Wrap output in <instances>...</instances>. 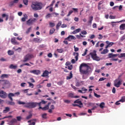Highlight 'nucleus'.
I'll return each instance as SVG.
<instances>
[{
	"instance_id": "obj_51",
	"label": "nucleus",
	"mask_w": 125,
	"mask_h": 125,
	"mask_svg": "<svg viewBox=\"0 0 125 125\" xmlns=\"http://www.w3.org/2000/svg\"><path fill=\"white\" fill-rule=\"evenodd\" d=\"M68 70H72L73 69V65H70L68 66Z\"/></svg>"
},
{
	"instance_id": "obj_31",
	"label": "nucleus",
	"mask_w": 125,
	"mask_h": 125,
	"mask_svg": "<svg viewBox=\"0 0 125 125\" xmlns=\"http://www.w3.org/2000/svg\"><path fill=\"white\" fill-rule=\"evenodd\" d=\"M123 57H125V53H121L118 55V58H123Z\"/></svg>"
},
{
	"instance_id": "obj_58",
	"label": "nucleus",
	"mask_w": 125,
	"mask_h": 125,
	"mask_svg": "<svg viewBox=\"0 0 125 125\" xmlns=\"http://www.w3.org/2000/svg\"><path fill=\"white\" fill-rule=\"evenodd\" d=\"M74 51H79V48L78 47H76V46H74Z\"/></svg>"
},
{
	"instance_id": "obj_64",
	"label": "nucleus",
	"mask_w": 125,
	"mask_h": 125,
	"mask_svg": "<svg viewBox=\"0 0 125 125\" xmlns=\"http://www.w3.org/2000/svg\"><path fill=\"white\" fill-rule=\"evenodd\" d=\"M81 85V83L77 82L76 83V86H80Z\"/></svg>"
},
{
	"instance_id": "obj_3",
	"label": "nucleus",
	"mask_w": 125,
	"mask_h": 125,
	"mask_svg": "<svg viewBox=\"0 0 125 125\" xmlns=\"http://www.w3.org/2000/svg\"><path fill=\"white\" fill-rule=\"evenodd\" d=\"M42 103L41 102L40 103H35V102H31V103H27L25 104V108H28L29 109H33V108H36L37 105L39 106H41Z\"/></svg>"
},
{
	"instance_id": "obj_61",
	"label": "nucleus",
	"mask_w": 125,
	"mask_h": 125,
	"mask_svg": "<svg viewBox=\"0 0 125 125\" xmlns=\"http://www.w3.org/2000/svg\"><path fill=\"white\" fill-rule=\"evenodd\" d=\"M93 20V17L90 16L89 17V21H92Z\"/></svg>"
},
{
	"instance_id": "obj_4",
	"label": "nucleus",
	"mask_w": 125,
	"mask_h": 125,
	"mask_svg": "<svg viewBox=\"0 0 125 125\" xmlns=\"http://www.w3.org/2000/svg\"><path fill=\"white\" fill-rule=\"evenodd\" d=\"M0 84H1L2 86H5V88H9L11 84L8 80H0Z\"/></svg>"
},
{
	"instance_id": "obj_5",
	"label": "nucleus",
	"mask_w": 125,
	"mask_h": 125,
	"mask_svg": "<svg viewBox=\"0 0 125 125\" xmlns=\"http://www.w3.org/2000/svg\"><path fill=\"white\" fill-rule=\"evenodd\" d=\"M96 52V50H94L92 52L89 53V55H91L93 60H95V61H100V57L97 56Z\"/></svg>"
},
{
	"instance_id": "obj_47",
	"label": "nucleus",
	"mask_w": 125,
	"mask_h": 125,
	"mask_svg": "<svg viewBox=\"0 0 125 125\" xmlns=\"http://www.w3.org/2000/svg\"><path fill=\"white\" fill-rule=\"evenodd\" d=\"M46 116H47V114L44 113L42 115V118L43 119H46Z\"/></svg>"
},
{
	"instance_id": "obj_1",
	"label": "nucleus",
	"mask_w": 125,
	"mask_h": 125,
	"mask_svg": "<svg viewBox=\"0 0 125 125\" xmlns=\"http://www.w3.org/2000/svg\"><path fill=\"white\" fill-rule=\"evenodd\" d=\"M90 69V66L87 65L86 63H82L79 67V71L81 75H83L82 76V79L83 80H85L87 79V77H85L84 75H88L89 73V70Z\"/></svg>"
},
{
	"instance_id": "obj_38",
	"label": "nucleus",
	"mask_w": 125,
	"mask_h": 125,
	"mask_svg": "<svg viewBox=\"0 0 125 125\" xmlns=\"http://www.w3.org/2000/svg\"><path fill=\"white\" fill-rule=\"evenodd\" d=\"M63 83H64V81H61L57 83V84H58V85H60V86L62 85V84H63Z\"/></svg>"
},
{
	"instance_id": "obj_20",
	"label": "nucleus",
	"mask_w": 125,
	"mask_h": 125,
	"mask_svg": "<svg viewBox=\"0 0 125 125\" xmlns=\"http://www.w3.org/2000/svg\"><path fill=\"white\" fill-rule=\"evenodd\" d=\"M10 111V108L8 107H6L5 108V109L3 111V113L4 114L7 113L8 112H9Z\"/></svg>"
},
{
	"instance_id": "obj_9",
	"label": "nucleus",
	"mask_w": 125,
	"mask_h": 125,
	"mask_svg": "<svg viewBox=\"0 0 125 125\" xmlns=\"http://www.w3.org/2000/svg\"><path fill=\"white\" fill-rule=\"evenodd\" d=\"M30 73H31V74H34V75H36L38 76L41 74V71L40 70L34 69L33 70H30Z\"/></svg>"
},
{
	"instance_id": "obj_49",
	"label": "nucleus",
	"mask_w": 125,
	"mask_h": 125,
	"mask_svg": "<svg viewBox=\"0 0 125 125\" xmlns=\"http://www.w3.org/2000/svg\"><path fill=\"white\" fill-rule=\"evenodd\" d=\"M55 0H53L52 1L51 4L50 5V7H52V6H53V5L54 4V3H55Z\"/></svg>"
},
{
	"instance_id": "obj_16",
	"label": "nucleus",
	"mask_w": 125,
	"mask_h": 125,
	"mask_svg": "<svg viewBox=\"0 0 125 125\" xmlns=\"http://www.w3.org/2000/svg\"><path fill=\"white\" fill-rule=\"evenodd\" d=\"M11 42L13 44H19V43L17 42L16 39H15L14 38L11 39Z\"/></svg>"
},
{
	"instance_id": "obj_33",
	"label": "nucleus",
	"mask_w": 125,
	"mask_h": 125,
	"mask_svg": "<svg viewBox=\"0 0 125 125\" xmlns=\"http://www.w3.org/2000/svg\"><path fill=\"white\" fill-rule=\"evenodd\" d=\"M8 55H13V54H14V52H13V51L9 50L8 51Z\"/></svg>"
},
{
	"instance_id": "obj_55",
	"label": "nucleus",
	"mask_w": 125,
	"mask_h": 125,
	"mask_svg": "<svg viewBox=\"0 0 125 125\" xmlns=\"http://www.w3.org/2000/svg\"><path fill=\"white\" fill-rule=\"evenodd\" d=\"M12 118V116L9 115V116H5V117H4V118H2L1 119H2V120H3V119H7V118Z\"/></svg>"
},
{
	"instance_id": "obj_2",
	"label": "nucleus",
	"mask_w": 125,
	"mask_h": 125,
	"mask_svg": "<svg viewBox=\"0 0 125 125\" xmlns=\"http://www.w3.org/2000/svg\"><path fill=\"white\" fill-rule=\"evenodd\" d=\"M42 5L43 4L41 2H33L31 5V7L33 10L37 11L38 10H41L42 9Z\"/></svg>"
},
{
	"instance_id": "obj_56",
	"label": "nucleus",
	"mask_w": 125,
	"mask_h": 125,
	"mask_svg": "<svg viewBox=\"0 0 125 125\" xmlns=\"http://www.w3.org/2000/svg\"><path fill=\"white\" fill-rule=\"evenodd\" d=\"M87 52V49L85 50V52L83 54H82V56H85L86 55V53Z\"/></svg>"
},
{
	"instance_id": "obj_26",
	"label": "nucleus",
	"mask_w": 125,
	"mask_h": 125,
	"mask_svg": "<svg viewBox=\"0 0 125 125\" xmlns=\"http://www.w3.org/2000/svg\"><path fill=\"white\" fill-rule=\"evenodd\" d=\"M2 18H4V17H6V19H5L6 21H7V20H8V15H6L5 14H3L2 15Z\"/></svg>"
},
{
	"instance_id": "obj_29",
	"label": "nucleus",
	"mask_w": 125,
	"mask_h": 125,
	"mask_svg": "<svg viewBox=\"0 0 125 125\" xmlns=\"http://www.w3.org/2000/svg\"><path fill=\"white\" fill-rule=\"evenodd\" d=\"M10 69H17V65H14L13 64H11L9 66Z\"/></svg>"
},
{
	"instance_id": "obj_30",
	"label": "nucleus",
	"mask_w": 125,
	"mask_h": 125,
	"mask_svg": "<svg viewBox=\"0 0 125 125\" xmlns=\"http://www.w3.org/2000/svg\"><path fill=\"white\" fill-rule=\"evenodd\" d=\"M120 102L123 103V102H125V96H123L121 97V99L119 100Z\"/></svg>"
},
{
	"instance_id": "obj_23",
	"label": "nucleus",
	"mask_w": 125,
	"mask_h": 125,
	"mask_svg": "<svg viewBox=\"0 0 125 125\" xmlns=\"http://www.w3.org/2000/svg\"><path fill=\"white\" fill-rule=\"evenodd\" d=\"M105 42H106V44L108 45V46H109V47H111V46H112L114 44V43H115L113 42H109V41H106Z\"/></svg>"
},
{
	"instance_id": "obj_59",
	"label": "nucleus",
	"mask_w": 125,
	"mask_h": 125,
	"mask_svg": "<svg viewBox=\"0 0 125 125\" xmlns=\"http://www.w3.org/2000/svg\"><path fill=\"white\" fill-rule=\"evenodd\" d=\"M30 81H31V83H35L36 81H35V79L33 78H30Z\"/></svg>"
},
{
	"instance_id": "obj_12",
	"label": "nucleus",
	"mask_w": 125,
	"mask_h": 125,
	"mask_svg": "<svg viewBox=\"0 0 125 125\" xmlns=\"http://www.w3.org/2000/svg\"><path fill=\"white\" fill-rule=\"evenodd\" d=\"M49 74V72L47 70H45L43 74L41 75V77L43 78H45V77H48V75Z\"/></svg>"
},
{
	"instance_id": "obj_13",
	"label": "nucleus",
	"mask_w": 125,
	"mask_h": 125,
	"mask_svg": "<svg viewBox=\"0 0 125 125\" xmlns=\"http://www.w3.org/2000/svg\"><path fill=\"white\" fill-rule=\"evenodd\" d=\"M15 96V94H13V93H10L8 94V99L11 100V101H13V99L12 97Z\"/></svg>"
},
{
	"instance_id": "obj_39",
	"label": "nucleus",
	"mask_w": 125,
	"mask_h": 125,
	"mask_svg": "<svg viewBox=\"0 0 125 125\" xmlns=\"http://www.w3.org/2000/svg\"><path fill=\"white\" fill-rule=\"evenodd\" d=\"M57 51L58 52H59V53H63V51H64V50L62 48V49H57Z\"/></svg>"
},
{
	"instance_id": "obj_7",
	"label": "nucleus",
	"mask_w": 125,
	"mask_h": 125,
	"mask_svg": "<svg viewBox=\"0 0 125 125\" xmlns=\"http://www.w3.org/2000/svg\"><path fill=\"white\" fill-rule=\"evenodd\" d=\"M0 97L3 99L6 98L7 97V93L3 90L0 91Z\"/></svg>"
},
{
	"instance_id": "obj_60",
	"label": "nucleus",
	"mask_w": 125,
	"mask_h": 125,
	"mask_svg": "<svg viewBox=\"0 0 125 125\" xmlns=\"http://www.w3.org/2000/svg\"><path fill=\"white\" fill-rule=\"evenodd\" d=\"M104 80H106V78H101L99 80V82H102V81H104Z\"/></svg>"
},
{
	"instance_id": "obj_25",
	"label": "nucleus",
	"mask_w": 125,
	"mask_h": 125,
	"mask_svg": "<svg viewBox=\"0 0 125 125\" xmlns=\"http://www.w3.org/2000/svg\"><path fill=\"white\" fill-rule=\"evenodd\" d=\"M14 123H17V120L16 119H13L9 123L11 125H13Z\"/></svg>"
},
{
	"instance_id": "obj_18",
	"label": "nucleus",
	"mask_w": 125,
	"mask_h": 125,
	"mask_svg": "<svg viewBox=\"0 0 125 125\" xmlns=\"http://www.w3.org/2000/svg\"><path fill=\"white\" fill-rule=\"evenodd\" d=\"M73 55L74 56H75V58L76 59V61H78V60H79V53L74 52Z\"/></svg>"
},
{
	"instance_id": "obj_28",
	"label": "nucleus",
	"mask_w": 125,
	"mask_h": 125,
	"mask_svg": "<svg viewBox=\"0 0 125 125\" xmlns=\"http://www.w3.org/2000/svg\"><path fill=\"white\" fill-rule=\"evenodd\" d=\"M18 104H19V105H24V107H25V106L26 104H27V103L19 101L18 102Z\"/></svg>"
},
{
	"instance_id": "obj_27",
	"label": "nucleus",
	"mask_w": 125,
	"mask_h": 125,
	"mask_svg": "<svg viewBox=\"0 0 125 125\" xmlns=\"http://www.w3.org/2000/svg\"><path fill=\"white\" fill-rule=\"evenodd\" d=\"M120 28L121 30H125V23L122 24L120 26Z\"/></svg>"
},
{
	"instance_id": "obj_22",
	"label": "nucleus",
	"mask_w": 125,
	"mask_h": 125,
	"mask_svg": "<svg viewBox=\"0 0 125 125\" xmlns=\"http://www.w3.org/2000/svg\"><path fill=\"white\" fill-rule=\"evenodd\" d=\"M72 78H73V73H72V71H71L69 76L66 77V80H71Z\"/></svg>"
},
{
	"instance_id": "obj_53",
	"label": "nucleus",
	"mask_w": 125,
	"mask_h": 125,
	"mask_svg": "<svg viewBox=\"0 0 125 125\" xmlns=\"http://www.w3.org/2000/svg\"><path fill=\"white\" fill-rule=\"evenodd\" d=\"M31 29H32V27H29V28H28L27 30L26 31V33L29 34V33L31 32Z\"/></svg>"
},
{
	"instance_id": "obj_17",
	"label": "nucleus",
	"mask_w": 125,
	"mask_h": 125,
	"mask_svg": "<svg viewBox=\"0 0 125 125\" xmlns=\"http://www.w3.org/2000/svg\"><path fill=\"white\" fill-rule=\"evenodd\" d=\"M9 77V75L8 74H2L0 77V78L2 80H3V79H7Z\"/></svg>"
},
{
	"instance_id": "obj_32",
	"label": "nucleus",
	"mask_w": 125,
	"mask_h": 125,
	"mask_svg": "<svg viewBox=\"0 0 125 125\" xmlns=\"http://www.w3.org/2000/svg\"><path fill=\"white\" fill-rule=\"evenodd\" d=\"M54 32H55V29L54 28L51 29L50 30L49 35H52V34H53Z\"/></svg>"
},
{
	"instance_id": "obj_15",
	"label": "nucleus",
	"mask_w": 125,
	"mask_h": 125,
	"mask_svg": "<svg viewBox=\"0 0 125 125\" xmlns=\"http://www.w3.org/2000/svg\"><path fill=\"white\" fill-rule=\"evenodd\" d=\"M119 54H114L113 53H109L108 55V58H114L116 57V56H118Z\"/></svg>"
},
{
	"instance_id": "obj_57",
	"label": "nucleus",
	"mask_w": 125,
	"mask_h": 125,
	"mask_svg": "<svg viewBox=\"0 0 125 125\" xmlns=\"http://www.w3.org/2000/svg\"><path fill=\"white\" fill-rule=\"evenodd\" d=\"M124 40H125V34L121 38V42H123Z\"/></svg>"
},
{
	"instance_id": "obj_19",
	"label": "nucleus",
	"mask_w": 125,
	"mask_h": 125,
	"mask_svg": "<svg viewBox=\"0 0 125 125\" xmlns=\"http://www.w3.org/2000/svg\"><path fill=\"white\" fill-rule=\"evenodd\" d=\"M81 28L77 29L75 30L74 31H73V32H72V34L75 35L76 34H77V33H80V32H81Z\"/></svg>"
},
{
	"instance_id": "obj_48",
	"label": "nucleus",
	"mask_w": 125,
	"mask_h": 125,
	"mask_svg": "<svg viewBox=\"0 0 125 125\" xmlns=\"http://www.w3.org/2000/svg\"><path fill=\"white\" fill-rule=\"evenodd\" d=\"M73 12H74V11H73V10H70V11L69 12V13H68V14H67V17H69V16H70V15H71L72 14V13H73Z\"/></svg>"
},
{
	"instance_id": "obj_62",
	"label": "nucleus",
	"mask_w": 125,
	"mask_h": 125,
	"mask_svg": "<svg viewBox=\"0 0 125 125\" xmlns=\"http://www.w3.org/2000/svg\"><path fill=\"white\" fill-rule=\"evenodd\" d=\"M48 57H49V58H51V57H52V54L51 53H49L48 55H47Z\"/></svg>"
},
{
	"instance_id": "obj_10",
	"label": "nucleus",
	"mask_w": 125,
	"mask_h": 125,
	"mask_svg": "<svg viewBox=\"0 0 125 125\" xmlns=\"http://www.w3.org/2000/svg\"><path fill=\"white\" fill-rule=\"evenodd\" d=\"M32 58V56L31 55L27 54L24 57V60H23V62H27V61H29Z\"/></svg>"
},
{
	"instance_id": "obj_43",
	"label": "nucleus",
	"mask_w": 125,
	"mask_h": 125,
	"mask_svg": "<svg viewBox=\"0 0 125 125\" xmlns=\"http://www.w3.org/2000/svg\"><path fill=\"white\" fill-rule=\"evenodd\" d=\"M94 96L96 97L97 98H100L101 97V96L100 95L97 94L96 93L94 92Z\"/></svg>"
},
{
	"instance_id": "obj_34",
	"label": "nucleus",
	"mask_w": 125,
	"mask_h": 125,
	"mask_svg": "<svg viewBox=\"0 0 125 125\" xmlns=\"http://www.w3.org/2000/svg\"><path fill=\"white\" fill-rule=\"evenodd\" d=\"M40 39L38 38H35L33 39V42H40Z\"/></svg>"
},
{
	"instance_id": "obj_21",
	"label": "nucleus",
	"mask_w": 125,
	"mask_h": 125,
	"mask_svg": "<svg viewBox=\"0 0 125 125\" xmlns=\"http://www.w3.org/2000/svg\"><path fill=\"white\" fill-rule=\"evenodd\" d=\"M12 101H8L7 102L8 105H10L11 106H14L15 105V103Z\"/></svg>"
},
{
	"instance_id": "obj_8",
	"label": "nucleus",
	"mask_w": 125,
	"mask_h": 125,
	"mask_svg": "<svg viewBox=\"0 0 125 125\" xmlns=\"http://www.w3.org/2000/svg\"><path fill=\"white\" fill-rule=\"evenodd\" d=\"M121 84H122V81H119L118 82V79H116L114 81V86H116V87H120L121 86Z\"/></svg>"
},
{
	"instance_id": "obj_46",
	"label": "nucleus",
	"mask_w": 125,
	"mask_h": 125,
	"mask_svg": "<svg viewBox=\"0 0 125 125\" xmlns=\"http://www.w3.org/2000/svg\"><path fill=\"white\" fill-rule=\"evenodd\" d=\"M14 3H15V2H14V1H12L11 2H10L9 6L11 7V6H13Z\"/></svg>"
},
{
	"instance_id": "obj_44",
	"label": "nucleus",
	"mask_w": 125,
	"mask_h": 125,
	"mask_svg": "<svg viewBox=\"0 0 125 125\" xmlns=\"http://www.w3.org/2000/svg\"><path fill=\"white\" fill-rule=\"evenodd\" d=\"M29 84V87H31V88H34V84L31 83L30 82H28Z\"/></svg>"
},
{
	"instance_id": "obj_45",
	"label": "nucleus",
	"mask_w": 125,
	"mask_h": 125,
	"mask_svg": "<svg viewBox=\"0 0 125 125\" xmlns=\"http://www.w3.org/2000/svg\"><path fill=\"white\" fill-rule=\"evenodd\" d=\"M49 26L51 27V28H52V27H54V26H55V23L53 22H50Z\"/></svg>"
},
{
	"instance_id": "obj_36",
	"label": "nucleus",
	"mask_w": 125,
	"mask_h": 125,
	"mask_svg": "<svg viewBox=\"0 0 125 125\" xmlns=\"http://www.w3.org/2000/svg\"><path fill=\"white\" fill-rule=\"evenodd\" d=\"M104 106H105V103L104 102H102L100 104V108H104Z\"/></svg>"
},
{
	"instance_id": "obj_37",
	"label": "nucleus",
	"mask_w": 125,
	"mask_h": 125,
	"mask_svg": "<svg viewBox=\"0 0 125 125\" xmlns=\"http://www.w3.org/2000/svg\"><path fill=\"white\" fill-rule=\"evenodd\" d=\"M24 16H26V17L22 18L21 19L22 22H25V21H26V19H27V17H28V16H27V14L24 15Z\"/></svg>"
},
{
	"instance_id": "obj_41",
	"label": "nucleus",
	"mask_w": 125,
	"mask_h": 125,
	"mask_svg": "<svg viewBox=\"0 0 125 125\" xmlns=\"http://www.w3.org/2000/svg\"><path fill=\"white\" fill-rule=\"evenodd\" d=\"M61 24H62L61 21H59L56 25V29H59V27H60V26H61Z\"/></svg>"
},
{
	"instance_id": "obj_52",
	"label": "nucleus",
	"mask_w": 125,
	"mask_h": 125,
	"mask_svg": "<svg viewBox=\"0 0 125 125\" xmlns=\"http://www.w3.org/2000/svg\"><path fill=\"white\" fill-rule=\"evenodd\" d=\"M32 114H29L28 116L26 117V119L29 120L31 119V118H32Z\"/></svg>"
},
{
	"instance_id": "obj_63",
	"label": "nucleus",
	"mask_w": 125,
	"mask_h": 125,
	"mask_svg": "<svg viewBox=\"0 0 125 125\" xmlns=\"http://www.w3.org/2000/svg\"><path fill=\"white\" fill-rule=\"evenodd\" d=\"M81 34L82 35H86V34H87V32H86V31H83L81 32Z\"/></svg>"
},
{
	"instance_id": "obj_6",
	"label": "nucleus",
	"mask_w": 125,
	"mask_h": 125,
	"mask_svg": "<svg viewBox=\"0 0 125 125\" xmlns=\"http://www.w3.org/2000/svg\"><path fill=\"white\" fill-rule=\"evenodd\" d=\"M74 104H72L73 107H79V108H83V104L80 101V99H77L74 102Z\"/></svg>"
},
{
	"instance_id": "obj_14",
	"label": "nucleus",
	"mask_w": 125,
	"mask_h": 125,
	"mask_svg": "<svg viewBox=\"0 0 125 125\" xmlns=\"http://www.w3.org/2000/svg\"><path fill=\"white\" fill-rule=\"evenodd\" d=\"M35 21L36 19H34L33 20L29 19L26 21V24H27V25H31V24H33V23Z\"/></svg>"
},
{
	"instance_id": "obj_11",
	"label": "nucleus",
	"mask_w": 125,
	"mask_h": 125,
	"mask_svg": "<svg viewBox=\"0 0 125 125\" xmlns=\"http://www.w3.org/2000/svg\"><path fill=\"white\" fill-rule=\"evenodd\" d=\"M65 40H66V41H68L69 42H71L73 40H76V38L73 35H70L65 38Z\"/></svg>"
},
{
	"instance_id": "obj_40",
	"label": "nucleus",
	"mask_w": 125,
	"mask_h": 125,
	"mask_svg": "<svg viewBox=\"0 0 125 125\" xmlns=\"http://www.w3.org/2000/svg\"><path fill=\"white\" fill-rule=\"evenodd\" d=\"M68 96V97H70V98H74V94L72 93H69Z\"/></svg>"
},
{
	"instance_id": "obj_50",
	"label": "nucleus",
	"mask_w": 125,
	"mask_h": 125,
	"mask_svg": "<svg viewBox=\"0 0 125 125\" xmlns=\"http://www.w3.org/2000/svg\"><path fill=\"white\" fill-rule=\"evenodd\" d=\"M23 3L25 5H27L28 4V0H23Z\"/></svg>"
},
{
	"instance_id": "obj_24",
	"label": "nucleus",
	"mask_w": 125,
	"mask_h": 125,
	"mask_svg": "<svg viewBox=\"0 0 125 125\" xmlns=\"http://www.w3.org/2000/svg\"><path fill=\"white\" fill-rule=\"evenodd\" d=\"M109 52V50L107 49H104L102 52H101L102 54H106V53H108Z\"/></svg>"
},
{
	"instance_id": "obj_54",
	"label": "nucleus",
	"mask_w": 125,
	"mask_h": 125,
	"mask_svg": "<svg viewBox=\"0 0 125 125\" xmlns=\"http://www.w3.org/2000/svg\"><path fill=\"white\" fill-rule=\"evenodd\" d=\"M64 103H67V104H69V103H70L71 101L69 100H64Z\"/></svg>"
},
{
	"instance_id": "obj_42",
	"label": "nucleus",
	"mask_w": 125,
	"mask_h": 125,
	"mask_svg": "<svg viewBox=\"0 0 125 125\" xmlns=\"http://www.w3.org/2000/svg\"><path fill=\"white\" fill-rule=\"evenodd\" d=\"M46 18L47 19L48 18H50V17H52V14H47L46 16Z\"/></svg>"
},
{
	"instance_id": "obj_35",
	"label": "nucleus",
	"mask_w": 125,
	"mask_h": 125,
	"mask_svg": "<svg viewBox=\"0 0 125 125\" xmlns=\"http://www.w3.org/2000/svg\"><path fill=\"white\" fill-rule=\"evenodd\" d=\"M48 109H49L48 105H45L44 107H42V110H43V111H46V110H48Z\"/></svg>"
}]
</instances>
